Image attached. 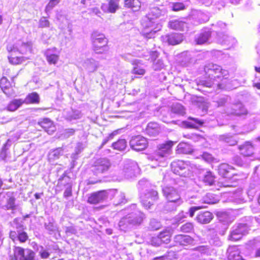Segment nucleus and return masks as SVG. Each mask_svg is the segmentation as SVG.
I'll return each instance as SVG.
<instances>
[{
	"label": "nucleus",
	"instance_id": "obj_1",
	"mask_svg": "<svg viewBox=\"0 0 260 260\" xmlns=\"http://www.w3.org/2000/svg\"><path fill=\"white\" fill-rule=\"evenodd\" d=\"M204 71L208 79L202 81L203 85L216 90L225 88L224 84L229 76L227 70L217 64L210 63L205 66Z\"/></svg>",
	"mask_w": 260,
	"mask_h": 260
},
{
	"label": "nucleus",
	"instance_id": "obj_2",
	"mask_svg": "<svg viewBox=\"0 0 260 260\" xmlns=\"http://www.w3.org/2000/svg\"><path fill=\"white\" fill-rule=\"evenodd\" d=\"M159 10L153 8L141 20V25L143 28V35L148 39L154 37L155 34L160 30L162 25L159 17Z\"/></svg>",
	"mask_w": 260,
	"mask_h": 260
},
{
	"label": "nucleus",
	"instance_id": "obj_3",
	"mask_svg": "<svg viewBox=\"0 0 260 260\" xmlns=\"http://www.w3.org/2000/svg\"><path fill=\"white\" fill-rule=\"evenodd\" d=\"M127 215L122 218L119 222V226L121 231H126L130 225H136L141 224L144 215L141 211L136 209V205L132 204L126 209Z\"/></svg>",
	"mask_w": 260,
	"mask_h": 260
},
{
	"label": "nucleus",
	"instance_id": "obj_4",
	"mask_svg": "<svg viewBox=\"0 0 260 260\" xmlns=\"http://www.w3.org/2000/svg\"><path fill=\"white\" fill-rule=\"evenodd\" d=\"M173 172L182 177H188L194 171L196 167L189 161L175 160L171 164Z\"/></svg>",
	"mask_w": 260,
	"mask_h": 260
},
{
	"label": "nucleus",
	"instance_id": "obj_5",
	"mask_svg": "<svg viewBox=\"0 0 260 260\" xmlns=\"http://www.w3.org/2000/svg\"><path fill=\"white\" fill-rule=\"evenodd\" d=\"M93 50L97 54H101L107 51L108 40L103 34L94 31L91 35Z\"/></svg>",
	"mask_w": 260,
	"mask_h": 260
},
{
	"label": "nucleus",
	"instance_id": "obj_6",
	"mask_svg": "<svg viewBox=\"0 0 260 260\" xmlns=\"http://www.w3.org/2000/svg\"><path fill=\"white\" fill-rule=\"evenodd\" d=\"M139 173V168L137 163L132 160H126L124 162L123 168L119 172V180L129 179Z\"/></svg>",
	"mask_w": 260,
	"mask_h": 260
},
{
	"label": "nucleus",
	"instance_id": "obj_7",
	"mask_svg": "<svg viewBox=\"0 0 260 260\" xmlns=\"http://www.w3.org/2000/svg\"><path fill=\"white\" fill-rule=\"evenodd\" d=\"M116 192V189L104 190L94 192L88 198V201L91 204H96L108 199H112Z\"/></svg>",
	"mask_w": 260,
	"mask_h": 260
},
{
	"label": "nucleus",
	"instance_id": "obj_8",
	"mask_svg": "<svg viewBox=\"0 0 260 260\" xmlns=\"http://www.w3.org/2000/svg\"><path fill=\"white\" fill-rule=\"evenodd\" d=\"M141 202L144 207L148 209L158 199V192L154 188L146 189L145 192L140 193Z\"/></svg>",
	"mask_w": 260,
	"mask_h": 260
},
{
	"label": "nucleus",
	"instance_id": "obj_9",
	"mask_svg": "<svg viewBox=\"0 0 260 260\" xmlns=\"http://www.w3.org/2000/svg\"><path fill=\"white\" fill-rule=\"evenodd\" d=\"M174 145V142L171 141H168L165 143L159 145L158 151L155 155L150 157L152 160H158L159 159H164V157L169 155L172 152V147Z\"/></svg>",
	"mask_w": 260,
	"mask_h": 260
},
{
	"label": "nucleus",
	"instance_id": "obj_10",
	"mask_svg": "<svg viewBox=\"0 0 260 260\" xmlns=\"http://www.w3.org/2000/svg\"><path fill=\"white\" fill-rule=\"evenodd\" d=\"M249 228L246 223H239L234 225L229 236L230 240L236 241L241 239L242 236L246 234Z\"/></svg>",
	"mask_w": 260,
	"mask_h": 260
},
{
	"label": "nucleus",
	"instance_id": "obj_11",
	"mask_svg": "<svg viewBox=\"0 0 260 260\" xmlns=\"http://www.w3.org/2000/svg\"><path fill=\"white\" fill-rule=\"evenodd\" d=\"M32 44L31 42H24L18 41L14 45H9L7 50L9 52H19L21 54H25L31 52L32 51Z\"/></svg>",
	"mask_w": 260,
	"mask_h": 260
},
{
	"label": "nucleus",
	"instance_id": "obj_12",
	"mask_svg": "<svg viewBox=\"0 0 260 260\" xmlns=\"http://www.w3.org/2000/svg\"><path fill=\"white\" fill-rule=\"evenodd\" d=\"M110 167V162L105 158H101L97 159L93 166L91 171L96 176H99L108 171Z\"/></svg>",
	"mask_w": 260,
	"mask_h": 260
},
{
	"label": "nucleus",
	"instance_id": "obj_13",
	"mask_svg": "<svg viewBox=\"0 0 260 260\" xmlns=\"http://www.w3.org/2000/svg\"><path fill=\"white\" fill-rule=\"evenodd\" d=\"M35 253L30 249L25 250L19 247H16L14 250V256L11 260H34Z\"/></svg>",
	"mask_w": 260,
	"mask_h": 260
},
{
	"label": "nucleus",
	"instance_id": "obj_14",
	"mask_svg": "<svg viewBox=\"0 0 260 260\" xmlns=\"http://www.w3.org/2000/svg\"><path fill=\"white\" fill-rule=\"evenodd\" d=\"M14 227L16 231H11L10 233V237L13 241L19 240L21 242H24L28 238L26 233L23 231V225L14 221Z\"/></svg>",
	"mask_w": 260,
	"mask_h": 260
},
{
	"label": "nucleus",
	"instance_id": "obj_15",
	"mask_svg": "<svg viewBox=\"0 0 260 260\" xmlns=\"http://www.w3.org/2000/svg\"><path fill=\"white\" fill-rule=\"evenodd\" d=\"M218 201V199L214 194L208 193L201 200L197 196H192L189 199L188 202L190 204L200 205L201 203L213 204L217 203Z\"/></svg>",
	"mask_w": 260,
	"mask_h": 260
},
{
	"label": "nucleus",
	"instance_id": "obj_16",
	"mask_svg": "<svg viewBox=\"0 0 260 260\" xmlns=\"http://www.w3.org/2000/svg\"><path fill=\"white\" fill-rule=\"evenodd\" d=\"M129 145L134 150L142 151L147 147L148 142L145 138L139 135L131 139L129 141Z\"/></svg>",
	"mask_w": 260,
	"mask_h": 260
},
{
	"label": "nucleus",
	"instance_id": "obj_17",
	"mask_svg": "<svg viewBox=\"0 0 260 260\" xmlns=\"http://www.w3.org/2000/svg\"><path fill=\"white\" fill-rule=\"evenodd\" d=\"M164 195L168 200L176 201L178 204H181L182 201L176 190L172 187H165L162 189Z\"/></svg>",
	"mask_w": 260,
	"mask_h": 260
},
{
	"label": "nucleus",
	"instance_id": "obj_18",
	"mask_svg": "<svg viewBox=\"0 0 260 260\" xmlns=\"http://www.w3.org/2000/svg\"><path fill=\"white\" fill-rule=\"evenodd\" d=\"M217 41L218 43L225 46L228 48L233 47L237 42L234 37L222 32H218L217 34Z\"/></svg>",
	"mask_w": 260,
	"mask_h": 260
},
{
	"label": "nucleus",
	"instance_id": "obj_19",
	"mask_svg": "<svg viewBox=\"0 0 260 260\" xmlns=\"http://www.w3.org/2000/svg\"><path fill=\"white\" fill-rule=\"evenodd\" d=\"M191 18L196 25L206 22L209 20V17L207 14L198 10L193 11L192 12Z\"/></svg>",
	"mask_w": 260,
	"mask_h": 260
},
{
	"label": "nucleus",
	"instance_id": "obj_20",
	"mask_svg": "<svg viewBox=\"0 0 260 260\" xmlns=\"http://www.w3.org/2000/svg\"><path fill=\"white\" fill-rule=\"evenodd\" d=\"M245 110L240 102H238L236 104L230 105L229 109L225 111L228 114H234L237 115H240L245 113Z\"/></svg>",
	"mask_w": 260,
	"mask_h": 260
},
{
	"label": "nucleus",
	"instance_id": "obj_21",
	"mask_svg": "<svg viewBox=\"0 0 260 260\" xmlns=\"http://www.w3.org/2000/svg\"><path fill=\"white\" fill-rule=\"evenodd\" d=\"M83 67L89 73L96 71L99 67V63L93 58H87L82 63Z\"/></svg>",
	"mask_w": 260,
	"mask_h": 260
},
{
	"label": "nucleus",
	"instance_id": "obj_22",
	"mask_svg": "<svg viewBox=\"0 0 260 260\" xmlns=\"http://www.w3.org/2000/svg\"><path fill=\"white\" fill-rule=\"evenodd\" d=\"M164 40L167 41L170 45H175L180 43L183 40L181 34L173 33L166 35L164 37Z\"/></svg>",
	"mask_w": 260,
	"mask_h": 260
},
{
	"label": "nucleus",
	"instance_id": "obj_23",
	"mask_svg": "<svg viewBox=\"0 0 260 260\" xmlns=\"http://www.w3.org/2000/svg\"><path fill=\"white\" fill-rule=\"evenodd\" d=\"M38 123L49 135H52L56 130L53 122L49 118H44L39 121Z\"/></svg>",
	"mask_w": 260,
	"mask_h": 260
},
{
	"label": "nucleus",
	"instance_id": "obj_24",
	"mask_svg": "<svg viewBox=\"0 0 260 260\" xmlns=\"http://www.w3.org/2000/svg\"><path fill=\"white\" fill-rule=\"evenodd\" d=\"M234 168L227 164H222L218 167V173L224 178H230L234 175Z\"/></svg>",
	"mask_w": 260,
	"mask_h": 260
},
{
	"label": "nucleus",
	"instance_id": "obj_25",
	"mask_svg": "<svg viewBox=\"0 0 260 260\" xmlns=\"http://www.w3.org/2000/svg\"><path fill=\"white\" fill-rule=\"evenodd\" d=\"M254 149V145L250 142H246L243 145L239 146L240 153L244 156H249L252 155Z\"/></svg>",
	"mask_w": 260,
	"mask_h": 260
},
{
	"label": "nucleus",
	"instance_id": "obj_26",
	"mask_svg": "<svg viewBox=\"0 0 260 260\" xmlns=\"http://www.w3.org/2000/svg\"><path fill=\"white\" fill-rule=\"evenodd\" d=\"M211 37V32L209 30H202L197 35L195 41L198 44L201 45L207 43Z\"/></svg>",
	"mask_w": 260,
	"mask_h": 260
},
{
	"label": "nucleus",
	"instance_id": "obj_27",
	"mask_svg": "<svg viewBox=\"0 0 260 260\" xmlns=\"http://www.w3.org/2000/svg\"><path fill=\"white\" fill-rule=\"evenodd\" d=\"M213 217V215L210 212H201L196 217V220L200 223L207 224L211 221Z\"/></svg>",
	"mask_w": 260,
	"mask_h": 260
},
{
	"label": "nucleus",
	"instance_id": "obj_28",
	"mask_svg": "<svg viewBox=\"0 0 260 260\" xmlns=\"http://www.w3.org/2000/svg\"><path fill=\"white\" fill-rule=\"evenodd\" d=\"M63 151L64 148L63 147L51 150L48 155L49 162L53 163L55 160L59 159L60 156L63 155Z\"/></svg>",
	"mask_w": 260,
	"mask_h": 260
},
{
	"label": "nucleus",
	"instance_id": "obj_29",
	"mask_svg": "<svg viewBox=\"0 0 260 260\" xmlns=\"http://www.w3.org/2000/svg\"><path fill=\"white\" fill-rule=\"evenodd\" d=\"M64 118L68 121L76 120L81 118L82 114L79 110L71 109L64 111L63 112Z\"/></svg>",
	"mask_w": 260,
	"mask_h": 260
},
{
	"label": "nucleus",
	"instance_id": "obj_30",
	"mask_svg": "<svg viewBox=\"0 0 260 260\" xmlns=\"http://www.w3.org/2000/svg\"><path fill=\"white\" fill-rule=\"evenodd\" d=\"M193 241V239L188 235H178L174 237V241L180 245L192 244Z\"/></svg>",
	"mask_w": 260,
	"mask_h": 260
},
{
	"label": "nucleus",
	"instance_id": "obj_31",
	"mask_svg": "<svg viewBox=\"0 0 260 260\" xmlns=\"http://www.w3.org/2000/svg\"><path fill=\"white\" fill-rule=\"evenodd\" d=\"M169 26L174 30L184 31L187 28V23L179 19L173 20L169 22Z\"/></svg>",
	"mask_w": 260,
	"mask_h": 260
},
{
	"label": "nucleus",
	"instance_id": "obj_32",
	"mask_svg": "<svg viewBox=\"0 0 260 260\" xmlns=\"http://www.w3.org/2000/svg\"><path fill=\"white\" fill-rule=\"evenodd\" d=\"M160 132L158 124L155 122H149L146 128V133L152 137L157 136Z\"/></svg>",
	"mask_w": 260,
	"mask_h": 260
},
{
	"label": "nucleus",
	"instance_id": "obj_33",
	"mask_svg": "<svg viewBox=\"0 0 260 260\" xmlns=\"http://www.w3.org/2000/svg\"><path fill=\"white\" fill-rule=\"evenodd\" d=\"M101 8L105 12L115 13L118 8V3L116 0H110L108 4H103Z\"/></svg>",
	"mask_w": 260,
	"mask_h": 260
},
{
	"label": "nucleus",
	"instance_id": "obj_34",
	"mask_svg": "<svg viewBox=\"0 0 260 260\" xmlns=\"http://www.w3.org/2000/svg\"><path fill=\"white\" fill-rule=\"evenodd\" d=\"M46 59L49 64H55L59 59V53L55 50L48 49L45 53Z\"/></svg>",
	"mask_w": 260,
	"mask_h": 260
},
{
	"label": "nucleus",
	"instance_id": "obj_35",
	"mask_svg": "<svg viewBox=\"0 0 260 260\" xmlns=\"http://www.w3.org/2000/svg\"><path fill=\"white\" fill-rule=\"evenodd\" d=\"M229 260H245L240 254V251L237 247H230L228 250Z\"/></svg>",
	"mask_w": 260,
	"mask_h": 260
},
{
	"label": "nucleus",
	"instance_id": "obj_36",
	"mask_svg": "<svg viewBox=\"0 0 260 260\" xmlns=\"http://www.w3.org/2000/svg\"><path fill=\"white\" fill-rule=\"evenodd\" d=\"M11 85L6 77H3L0 80V87L3 92L7 95L12 94V89L10 88Z\"/></svg>",
	"mask_w": 260,
	"mask_h": 260
},
{
	"label": "nucleus",
	"instance_id": "obj_37",
	"mask_svg": "<svg viewBox=\"0 0 260 260\" xmlns=\"http://www.w3.org/2000/svg\"><path fill=\"white\" fill-rule=\"evenodd\" d=\"M231 98L228 95H222L220 96L216 101L214 102L215 103V106L219 107L225 106L226 107V110L230 108V102Z\"/></svg>",
	"mask_w": 260,
	"mask_h": 260
},
{
	"label": "nucleus",
	"instance_id": "obj_38",
	"mask_svg": "<svg viewBox=\"0 0 260 260\" xmlns=\"http://www.w3.org/2000/svg\"><path fill=\"white\" fill-rule=\"evenodd\" d=\"M176 151L179 154H189L192 151V148L187 143L181 142L178 145Z\"/></svg>",
	"mask_w": 260,
	"mask_h": 260
},
{
	"label": "nucleus",
	"instance_id": "obj_39",
	"mask_svg": "<svg viewBox=\"0 0 260 260\" xmlns=\"http://www.w3.org/2000/svg\"><path fill=\"white\" fill-rule=\"evenodd\" d=\"M23 104H24L23 99H14L8 105L7 109L9 111L14 112L17 110Z\"/></svg>",
	"mask_w": 260,
	"mask_h": 260
},
{
	"label": "nucleus",
	"instance_id": "obj_40",
	"mask_svg": "<svg viewBox=\"0 0 260 260\" xmlns=\"http://www.w3.org/2000/svg\"><path fill=\"white\" fill-rule=\"evenodd\" d=\"M141 3L139 0H125L124 6L131 8L134 11H138L141 8Z\"/></svg>",
	"mask_w": 260,
	"mask_h": 260
},
{
	"label": "nucleus",
	"instance_id": "obj_41",
	"mask_svg": "<svg viewBox=\"0 0 260 260\" xmlns=\"http://www.w3.org/2000/svg\"><path fill=\"white\" fill-rule=\"evenodd\" d=\"M23 101L25 104H38L40 101V97L37 93L32 92L28 94Z\"/></svg>",
	"mask_w": 260,
	"mask_h": 260
},
{
	"label": "nucleus",
	"instance_id": "obj_42",
	"mask_svg": "<svg viewBox=\"0 0 260 260\" xmlns=\"http://www.w3.org/2000/svg\"><path fill=\"white\" fill-rule=\"evenodd\" d=\"M17 52H9L10 55L8 56L9 62L13 64H18L22 63L24 58L23 57H19L15 56Z\"/></svg>",
	"mask_w": 260,
	"mask_h": 260
},
{
	"label": "nucleus",
	"instance_id": "obj_43",
	"mask_svg": "<svg viewBox=\"0 0 260 260\" xmlns=\"http://www.w3.org/2000/svg\"><path fill=\"white\" fill-rule=\"evenodd\" d=\"M220 140L231 146L235 145L237 143V140L233 136L229 134L220 136Z\"/></svg>",
	"mask_w": 260,
	"mask_h": 260
},
{
	"label": "nucleus",
	"instance_id": "obj_44",
	"mask_svg": "<svg viewBox=\"0 0 260 260\" xmlns=\"http://www.w3.org/2000/svg\"><path fill=\"white\" fill-rule=\"evenodd\" d=\"M140 193L146 191V189H150L151 188L150 183L145 179H142L139 181L138 186Z\"/></svg>",
	"mask_w": 260,
	"mask_h": 260
},
{
	"label": "nucleus",
	"instance_id": "obj_45",
	"mask_svg": "<svg viewBox=\"0 0 260 260\" xmlns=\"http://www.w3.org/2000/svg\"><path fill=\"white\" fill-rule=\"evenodd\" d=\"M171 110L173 113L178 115H183L185 114V109L184 107L179 103L173 104Z\"/></svg>",
	"mask_w": 260,
	"mask_h": 260
},
{
	"label": "nucleus",
	"instance_id": "obj_46",
	"mask_svg": "<svg viewBox=\"0 0 260 260\" xmlns=\"http://www.w3.org/2000/svg\"><path fill=\"white\" fill-rule=\"evenodd\" d=\"M214 176L211 172H207L204 175L203 181L206 184L211 185L214 182Z\"/></svg>",
	"mask_w": 260,
	"mask_h": 260
},
{
	"label": "nucleus",
	"instance_id": "obj_47",
	"mask_svg": "<svg viewBox=\"0 0 260 260\" xmlns=\"http://www.w3.org/2000/svg\"><path fill=\"white\" fill-rule=\"evenodd\" d=\"M112 146L114 149L119 151L123 150L126 146V142L124 139H120L113 143Z\"/></svg>",
	"mask_w": 260,
	"mask_h": 260
},
{
	"label": "nucleus",
	"instance_id": "obj_48",
	"mask_svg": "<svg viewBox=\"0 0 260 260\" xmlns=\"http://www.w3.org/2000/svg\"><path fill=\"white\" fill-rule=\"evenodd\" d=\"M191 121L188 122V125L192 128H198L204 124V121L197 118L189 117Z\"/></svg>",
	"mask_w": 260,
	"mask_h": 260
},
{
	"label": "nucleus",
	"instance_id": "obj_49",
	"mask_svg": "<svg viewBox=\"0 0 260 260\" xmlns=\"http://www.w3.org/2000/svg\"><path fill=\"white\" fill-rule=\"evenodd\" d=\"M181 204H178L176 201L168 200L165 206V209L168 211H172L176 209L177 207Z\"/></svg>",
	"mask_w": 260,
	"mask_h": 260
},
{
	"label": "nucleus",
	"instance_id": "obj_50",
	"mask_svg": "<svg viewBox=\"0 0 260 260\" xmlns=\"http://www.w3.org/2000/svg\"><path fill=\"white\" fill-rule=\"evenodd\" d=\"M196 253H200L201 254H208L209 253V248L208 246L205 245L199 246L193 249Z\"/></svg>",
	"mask_w": 260,
	"mask_h": 260
},
{
	"label": "nucleus",
	"instance_id": "obj_51",
	"mask_svg": "<svg viewBox=\"0 0 260 260\" xmlns=\"http://www.w3.org/2000/svg\"><path fill=\"white\" fill-rule=\"evenodd\" d=\"M126 200L125 198V194L123 192H120L119 194L117 195L115 201L114 202V204L116 206L118 205H120L121 204H124L126 203Z\"/></svg>",
	"mask_w": 260,
	"mask_h": 260
},
{
	"label": "nucleus",
	"instance_id": "obj_52",
	"mask_svg": "<svg viewBox=\"0 0 260 260\" xmlns=\"http://www.w3.org/2000/svg\"><path fill=\"white\" fill-rule=\"evenodd\" d=\"M165 67L163 61L160 59H155L153 61V68L155 71H159Z\"/></svg>",
	"mask_w": 260,
	"mask_h": 260
},
{
	"label": "nucleus",
	"instance_id": "obj_53",
	"mask_svg": "<svg viewBox=\"0 0 260 260\" xmlns=\"http://www.w3.org/2000/svg\"><path fill=\"white\" fill-rule=\"evenodd\" d=\"M193 229V225L190 222L186 223L180 227V231L183 233L191 232Z\"/></svg>",
	"mask_w": 260,
	"mask_h": 260
},
{
	"label": "nucleus",
	"instance_id": "obj_54",
	"mask_svg": "<svg viewBox=\"0 0 260 260\" xmlns=\"http://www.w3.org/2000/svg\"><path fill=\"white\" fill-rule=\"evenodd\" d=\"M139 63H140L139 60H138L137 64H135L136 66L134 67L132 73L136 75H143L145 73V71L144 69L138 66Z\"/></svg>",
	"mask_w": 260,
	"mask_h": 260
},
{
	"label": "nucleus",
	"instance_id": "obj_55",
	"mask_svg": "<svg viewBox=\"0 0 260 260\" xmlns=\"http://www.w3.org/2000/svg\"><path fill=\"white\" fill-rule=\"evenodd\" d=\"M60 0H50L45 8L46 13L50 11L55 6H56Z\"/></svg>",
	"mask_w": 260,
	"mask_h": 260
},
{
	"label": "nucleus",
	"instance_id": "obj_56",
	"mask_svg": "<svg viewBox=\"0 0 260 260\" xmlns=\"http://www.w3.org/2000/svg\"><path fill=\"white\" fill-rule=\"evenodd\" d=\"M75 132V130L73 128L65 129L61 134V136L64 138H68L69 137L74 135Z\"/></svg>",
	"mask_w": 260,
	"mask_h": 260
},
{
	"label": "nucleus",
	"instance_id": "obj_57",
	"mask_svg": "<svg viewBox=\"0 0 260 260\" xmlns=\"http://www.w3.org/2000/svg\"><path fill=\"white\" fill-rule=\"evenodd\" d=\"M160 223L156 219H153L150 222V228L152 230H157L160 227Z\"/></svg>",
	"mask_w": 260,
	"mask_h": 260
},
{
	"label": "nucleus",
	"instance_id": "obj_58",
	"mask_svg": "<svg viewBox=\"0 0 260 260\" xmlns=\"http://www.w3.org/2000/svg\"><path fill=\"white\" fill-rule=\"evenodd\" d=\"M49 21L46 19L45 17H42L41 18L39 21V26L40 27H47L49 26Z\"/></svg>",
	"mask_w": 260,
	"mask_h": 260
},
{
	"label": "nucleus",
	"instance_id": "obj_59",
	"mask_svg": "<svg viewBox=\"0 0 260 260\" xmlns=\"http://www.w3.org/2000/svg\"><path fill=\"white\" fill-rule=\"evenodd\" d=\"M185 6L182 3H176L173 4L172 10L174 11H178L184 9Z\"/></svg>",
	"mask_w": 260,
	"mask_h": 260
},
{
	"label": "nucleus",
	"instance_id": "obj_60",
	"mask_svg": "<svg viewBox=\"0 0 260 260\" xmlns=\"http://www.w3.org/2000/svg\"><path fill=\"white\" fill-rule=\"evenodd\" d=\"M15 207V199L13 197H11L7 201L6 208L7 209H14Z\"/></svg>",
	"mask_w": 260,
	"mask_h": 260
},
{
	"label": "nucleus",
	"instance_id": "obj_61",
	"mask_svg": "<svg viewBox=\"0 0 260 260\" xmlns=\"http://www.w3.org/2000/svg\"><path fill=\"white\" fill-rule=\"evenodd\" d=\"M117 134V131H114L111 134H110L107 137L105 138L102 143L101 148H102L104 145H105L109 141L112 140L113 138V137Z\"/></svg>",
	"mask_w": 260,
	"mask_h": 260
},
{
	"label": "nucleus",
	"instance_id": "obj_62",
	"mask_svg": "<svg viewBox=\"0 0 260 260\" xmlns=\"http://www.w3.org/2000/svg\"><path fill=\"white\" fill-rule=\"evenodd\" d=\"M161 240L158 236L152 237L151 244L154 246H159L162 244Z\"/></svg>",
	"mask_w": 260,
	"mask_h": 260
},
{
	"label": "nucleus",
	"instance_id": "obj_63",
	"mask_svg": "<svg viewBox=\"0 0 260 260\" xmlns=\"http://www.w3.org/2000/svg\"><path fill=\"white\" fill-rule=\"evenodd\" d=\"M209 243L211 245L220 246L221 245V241L217 237H214L210 240Z\"/></svg>",
	"mask_w": 260,
	"mask_h": 260
},
{
	"label": "nucleus",
	"instance_id": "obj_64",
	"mask_svg": "<svg viewBox=\"0 0 260 260\" xmlns=\"http://www.w3.org/2000/svg\"><path fill=\"white\" fill-rule=\"evenodd\" d=\"M38 251L39 254L43 258H46L48 257L50 255L49 253L46 250H44L42 246L40 247V249H38Z\"/></svg>",
	"mask_w": 260,
	"mask_h": 260
}]
</instances>
